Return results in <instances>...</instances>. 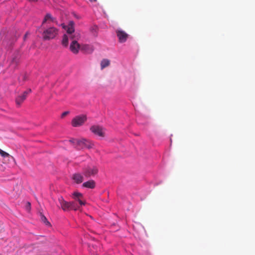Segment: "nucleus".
Segmentation results:
<instances>
[{
  "label": "nucleus",
  "mask_w": 255,
  "mask_h": 255,
  "mask_svg": "<svg viewBox=\"0 0 255 255\" xmlns=\"http://www.w3.org/2000/svg\"><path fill=\"white\" fill-rule=\"evenodd\" d=\"M74 23L72 21H70L68 25H65L64 24H61L62 27L66 30L67 33L69 35V38L72 41L76 40L77 41V40L80 37V35L78 32H74Z\"/></svg>",
  "instance_id": "1"
},
{
  "label": "nucleus",
  "mask_w": 255,
  "mask_h": 255,
  "mask_svg": "<svg viewBox=\"0 0 255 255\" xmlns=\"http://www.w3.org/2000/svg\"><path fill=\"white\" fill-rule=\"evenodd\" d=\"M58 34V29L51 27L45 30L42 34L44 40H47L54 38Z\"/></svg>",
  "instance_id": "2"
},
{
  "label": "nucleus",
  "mask_w": 255,
  "mask_h": 255,
  "mask_svg": "<svg viewBox=\"0 0 255 255\" xmlns=\"http://www.w3.org/2000/svg\"><path fill=\"white\" fill-rule=\"evenodd\" d=\"M87 121L86 115H81L76 116L71 121L72 126L74 127H78L83 125Z\"/></svg>",
  "instance_id": "3"
},
{
  "label": "nucleus",
  "mask_w": 255,
  "mask_h": 255,
  "mask_svg": "<svg viewBox=\"0 0 255 255\" xmlns=\"http://www.w3.org/2000/svg\"><path fill=\"white\" fill-rule=\"evenodd\" d=\"M98 172V169L95 166H88L83 169V174L87 178L94 176Z\"/></svg>",
  "instance_id": "4"
},
{
  "label": "nucleus",
  "mask_w": 255,
  "mask_h": 255,
  "mask_svg": "<svg viewBox=\"0 0 255 255\" xmlns=\"http://www.w3.org/2000/svg\"><path fill=\"white\" fill-rule=\"evenodd\" d=\"M72 198L80 207L84 206L86 204V201L84 199V196L82 194L79 192H75L72 194Z\"/></svg>",
  "instance_id": "5"
},
{
  "label": "nucleus",
  "mask_w": 255,
  "mask_h": 255,
  "mask_svg": "<svg viewBox=\"0 0 255 255\" xmlns=\"http://www.w3.org/2000/svg\"><path fill=\"white\" fill-rule=\"evenodd\" d=\"M76 143L77 145L79 146L81 148H91L94 145V144L91 141L88 140L85 138L76 140Z\"/></svg>",
  "instance_id": "6"
},
{
  "label": "nucleus",
  "mask_w": 255,
  "mask_h": 255,
  "mask_svg": "<svg viewBox=\"0 0 255 255\" xmlns=\"http://www.w3.org/2000/svg\"><path fill=\"white\" fill-rule=\"evenodd\" d=\"M91 131L99 136L104 137L105 132L104 128L99 126H93L90 128Z\"/></svg>",
  "instance_id": "7"
},
{
  "label": "nucleus",
  "mask_w": 255,
  "mask_h": 255,
  "mask_svg": "<svg viewBox=\"0 0 255 255\" xmlns=\"http://www.w3.org/2000/svg\"><path fill=\"white\" fill-rule=\"evenodd\" d=\"M116 33L120 42L124 43L126 41L128 35L125 31L122 29H118L116 30Z\"/></svg>",
  "instance_id": "8"
},
{
  "label": "nucleus",
  "mask_w": 255,
  "mask_h": 255,
  "mask_svg": "<svg viewBox=\"0 0 255 255\" xmlns=\"http://www.w3.org/2000/svg\"><path fill=\"white\" fill-rule=\"evenodd\" d=\"M58 202L60 204V207L61 209L64 211H69L70 210V202H67L65 201L63 197L60 196L58 198Z\"/></svg>",
  "instance_id": "9"
},
{
  "label": "nucleus",
  "mask_w": 255,
  "mask_h": 255,
  "mask_svg": "<svg viewBox=\"0 0 255 255\" xmlns=\"http://www.w3.org/2000/svg\"><path fill=\"white\" fill-rule=\"evenodd\" d=\"M80 48V45L76 40L72 41L70 46L71 51L74 54L78 53Z\"/></svg>",
  "instance_id": "10"
},
{
  "label": "nucleus",
  "mask_w": 255,
  "mask_h": 255,
  "mask_svg": "<svg viewBox=\"0 0 255 255\" xmlns=\"http://www.w3.org/2000/svg\"><path fill=\"white\" fill-rule=\"evenodd\" d=\"M27 96V92H23L21 95L19 96L15 100L16 104L20 106V104L25 100Z\"/></svg>",
  "instance_id": "11"
},
{
  "label": "nucleus",
  "mask_w": 255,
  "mask_h": 255,
  "mask_svg": "<svg viewBox=\"0 0 255 255\" xmlns=\"http://www.w3.org/2000/svg\"><path fill=\"white\" fill-rule=\"evenodd\" d=\"M72 178L77 184L81 183L83 181V176L79 173L74 174Z\"/></svg>",
  "instance_id": "12"
},
{
  "label": "nucleus",
  "mask_w": 255,
  "mask_h": 255,
  "mask_svg": "<svg viewBox=\"0 0 255 255\" xmlns=\"http://www.w3.org/2000/svg\"><path fill=\"white\" fill-rule=\"evenodd\" d=\"M83 186L86 188L93 189L95 187L96 183L93 180H89L83 184Z\"/></svg>",
  "instance_id": "13"
},
{
  "label": "nucleus",
  "mask_w": 255,
  "mask_h": 255,
  "mask_svg": "<svg viewBox=\"0 0 255 255\" xmlns=\"http://www.w3.org/2000/svg\"><path fill=\"white\" fill-rule=\"evenodd\" d=\"M0 155L3 158H6L8 160H10V159H12L14 161V158L10 154H9L8 153L6 152L5 151L2 150L0 148Z\"/></svg>",
  "instance_id": "14"
},
{
  "label": "nucleus",
  "mask_w": 255,
  "mask_h": 255,
  "mask_svg": "<svg viewBox=\"0 0 255 255\" xmlns=\"http://www.w3.org/2000/svg\"><path fill=\"white\" fill-rule=\"evenodd\" d=\"M70 210H73L74 211L78 210L80 209L81 207L75 201L70 202Z\"/></svg>",
  "instance_id": "15"
},
{
  "label": "nucleus",
  "mask_w": 255,
  "mask_h": 255,
  "mask_svg": "<svg viewBox=\"0 0 255 255\" xmlns=\"http://www.w3.org/2000/svg\"><path fill=\"white\" fill-rule=\"evenodd\" d=\"M110 64V61L107 59H104L101 62V68L103 69L109 66Z\"/></svg>",
  "instance_id": "16"
},
{
  "label": "nucleus",
  "mask_w": 255,
  "mask_h": 255,
  "mask_svg": "<svg viewBox=\"0 0 255 255\" xmlns=\"http://www.w3.org/2000/svg\"><path fill=\"white\" fill-rule=\"evenodd\" d=\"M54 19V18L52 16L51 14L50 13H48L45 16L44 18L42 21V24L43 25L45 22H46L48 20L53 21Z\"/></svg>",
  "instance_id": "17"
},
{
  "label": "nucleus",
  "mask_w": 255,
  "mask_h": 255,
  "mask_svg": "<svg viewBox=\"0 0 255 255\" xmlns=\"http://www.w3.org/2000/svg\"><path fill=\"white\" fill-rule=\"evenodd\" d=\"M69 38V37L66 34H64L63 35L62 41V43L63 45H64V46H67L68 45Z\"/></svg>",
  "instance_id": "18"
},
{
  "label": "nucleus",
  "mask_w": 255,
  "mask_h": 255,
  "mask_svg": "<svg viewBox=\"0 0 255 255\" xmlns=\"http://www.w3.org/2000/svg\"><path fill=\"white\" fill-rule=\"evenodd\" d=\"M40 218H41V220L45 224H46V225L47 224H49V222L47 221V219H46V218L42 214H41L40 215Z\"/></svg>",
  "instance_id": "19"
},
{
  "label": "nucleus",
  "mask_w": 255,
  "mask_h": 255,
  "mask_svg": "<svg viewBox=\"0 0 255 255\" xmlns=\"http://www.w3.org/2000/svg\"><path fill=\"white\" fill-rule=\"evenodd\" d=\"M21 78L22 81H25L27 79V76L26 75H22L19 77V80H21Z\"/></svg>",
  "instance_id": "20"
},
{
  "label": "nucleus",
  "mask_w": 255,
  "mask_h": 255,
  "mask_svg": "<svg viewBox=\"0 0 255 255\" xmlns=\"http://www.w3.org/2000/svg\"><path fill=\"white\" fill-rule=\"evenodd\" d=\"M76 140H79V139L73 138L69 140V141L74 145H77Z\"/></svg>",
  "instance_id": "21"
},
{
  "label": "nucleus",
  "mask_w": 255,
  "mask_h": 255,
  "mask_svg": "<svg viewBox=\"0 0 255 255\" xmlns=\"http://www.w3.org/2000/svg\"><path fill=\"white\" fill-rule=\"evenodd\" d=\"M68 114H69V112H65L62 113V114L61 115V117L62 118H64L65 116H66Z\"/></svg>",
  "instance_id": "22"
},
{
  "label": "nucleus",
  "mask_w": 255,
  "mask_h": 255,
  "mask_svg": "<svg viewBox=\"0 0 255 255\" xmlns=\"http://www.w3.org/2000/svg\"><path fill=\"white\" fill-rule=\"evenodd\" d=\"M17 63V59L13 58V59L12 60V61H11V63H12V64H16V63Z\"/></svg>",
  "instance_id": "23"
},
{
  "label": "nucleus",
  "mask_w": 255,
  "mask_h": 255,
  "mask_svg": "<svg viewBox=\"0 0 255 255\" xmlns=\"http://www.w3.org/2000/svg\"><path fill=\"white\" fill-rule=\"evenodd\" d=\"M24 92H27V95L31 92V90L30 89H28L27 91H25Z\"/></svg>",
  "instance_id": "24"
},
{
  "label": "nucleus",
  "mask_w": 255,
  "mask_h": 255,
  "mask_svg": "<svg viewBox=\"0 0 255 255\" xmlns=\"http://www.w3.org/2000/svg\"><path fill=\"white\" fill-rule=\"evenodd\" d=\"M30 203L29 202H27V209L30 208Z\"/></svg>",
  "instance_id": "25"
},
{
  "label": "nucleus",
  "mask_w": 255,
  "mask_h": 255,
  "mask_svg": "<svg viewBox=\"0 0 255 255\" xmlns=\"http://www.w3.org/2000/svg\"><path fill=\"white\" fill-rule=\"evenodd\" d=\"M28 0L29 1H31V2H35V1H37V0Z\"/></svg>",
  "instance_id": "26"
},
{
  "label": "nucleus",
  "mask_w": 255,
  "mask_h": 255,
  "mask_svg": "<svg viewBox=\"0 0 255 255\" xmlns=\"http://www.w3.org/2000/svg\"><path fill=\"white\" fill-rule=\"evenodd\" d=\"M89 0L91 2H96L97 1V0Z\"/></svg>",
  "instance_id": "27"
},
{
  "label": "nucleus",
  "mask_w": 255,
  "mask_h": 255,
  "mask_svg": "<svg viewBox=\"0 0 255 255\" xmlns=\"http://www.w3.org/2000/svg\"><path fill=\"white\" fill-rule=\"evenodd\" d=\"M27 35V34H25V35H24V37H25Z\"/></svg>",
  "instance_id": "28"
},
{
  "label": "nucleus",
  "mask_w": 255,
  "mask_h": 255,
  "mask_svg": "<svg viewBox=\"0 0 255 255\" xmlns=\"http://www.w3.org/2000/svg\"><path fill=\"white\" fill-rule=\"evenodd\" d=\"M97 255V254H96V255Z\"/></svg>",
  "instance_id": "29"
}]
</instances>
